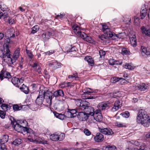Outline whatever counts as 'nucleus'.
Wrapping results in <instances>:
<instances>
[{
	"mask_svg": "<svg viewBox=\"0 0 150 150\" xmlns=\"http://www.w3.org/2000/svg\"><path fill=\"white\" fill-rule=\"evenodd\" d=\"M4 52L2 50L0 51V57L3 59L4 61L10 64H13L18 57L19 54L20 49L18 48L15 50L13 56L14 59H12L10 57V51L9 46L7 45L4 46Z\"/></svg>",
	"mask_w": 150,
	"mask_h": 150,
	"instance_id": "obj_1",
	"label": "nucleus"
},
{
	"mask_svg": "<svg viewBox=\"0 0 150 150\" xmlns=\"http://www.w3.org/2000/svg\"><path fill=\"white\" fill-rule=\"evenodd\" d=\"M137 122L145 127L149 126L150 118L144 110L141 109L139 110L137 117Z\"/></svg>",
	"mask_w": 150,
	"mask_h": 150,
	"instance_id": "obj_2",
	"label": "nucleus"
},
{
	"mask_svg": "<svg viewBox=\"0 0 150 150\" xmlns=\"http://www.w3.org/2000/svg\"><path fill=\"white\" fill-rule=\"evenodd\" d=\"M20 124L23 130V132H25L28 136L27 139L30 142H34L35 140L33 138V137L35 136L34 132L30 128H27L26 126L28 125V123L25 120L21 121L20 122Z\"/></svg>",
	"mask_w": 150,
	"mask_h": 150,
	"instance_id": "obj_3",
	"label": "nucleus"
},
{
	"mask_svg": "<svg viewBox=\"0 0 150 150\" xmlns=\"http://www.w3.org/2000/svg\"><path fill=\"white\" fill-rule=\"evenodd\" d=\"M47 94V91L45 92L44 90L41 89L40 90L39 95L36 100V107L34 108L33 110H36L37 109V107H38L40 105H41L43 103L44 99L48 104L50 105L51 104V103H48L46 100V96Z\"/></svg>",
	"mask_w": 150,
	"mask_h": 150,
	"instance_id": "obj_4",
	"label": "nucleus"
},
{
	"mask_svg": "<svg viewBox=\"0 0 150 150\" xmlns=\"http://www.w3.org/2000/svg\"><path fill=\"white\" fill-rule=\"evenodd\" d=\"M64 96L63 91L61 90H58L55 91L53 93L51 91H47V94L46 96V100L49 103H51V101L53 96L55 97L56 99L58 98L59 97H63Z\"/></svg>",
	"mask_w": 150,
	"mask_h": 150,
	"instance_id": "obj_5",
	"label": "nucleus"
},
{
	"mask_svg": "<svg viewBox=\"0 0 150 150\" xmlns=\"http://www.w3.org/2000/svg\"><path fill=\"white\" fill-rule=\"evenodd\" d=\"M65 134L60 132H56L50 136L51 140L53 141H62L64 138Z\"/></svg>",
	"mask_w": 150,
	"mask_h": 150,
	"instance_id": "obj_6",
	"label": "nucleus"
},
{
	"mask_svg": "<svg viewBox=\"0 0 150 150\" xmlns=\"http://www.w3.org/2000/svg\"><path fill=\"white\" fill-rule=\"evenodd\" d=\"M110 104L108 102H102L99 103L97 105L98 109L96 110H99L100 112H104L110 108Z\"/></svg>",
	"mask_w": 150,
	"mask_h": 150,
	"instance_id": "obj_7",
	"label": "nucleus"
},
{
	"mask_svg": "<svg viewBox=\"0 0 150 150\" xmlns=\"http://www.w3.org/2000/svg\"><path fill=\"white\" fill-rule=\"evenodd\" d=\"M102 30L103 32L106 34L108 37L112 38L114 36L113 33L110 31V28L106 24H103L102 25Z\"/></svg>",
	"mask_w": 150,
	"mask_h": 150,
	"instance_id": "obj_8",
	"label": "nucleus"
},
{
	"mask_svg": "<svg viewBox=\"0 0 150 150\" xmlns=\"http://www.w3.org/2000/svg\"><path fill=\"white\" fill-rule=\"evenodd\" d=\"M89 104V103L88 102V104H87V105L86 106H84L82 107L81 110L89 112V113H88V115L93 116L94 114V113H93V112L95 111L93 107L88 106Z\"/></svg>",
	"mask_w": 150,
	"mask_h": 150,
	"instance_id": "obj_9",
	"label": "nucleus"
},
{
	"mask_svg": "<svg viewBox=\"0 0 150 150\" xmlns=\"http://www.w3.org/2000/svg\"><path fill=\"white\" fill-rule=\"evenodd\" d=\"M89 115L88 113L83 112H78L77 117L80 121H85L89 117Z\"/></svg>",
	"mask_w": 150,
	"mask_h": 150,
	"instance_id": "obj_10",
	"label": "nucleus"
},
{
	"mask_svg": "<svg viewBox=\"0 0 150 150\" xmlns=\"http://www.w3.org/2000/svg\"><path fill=\"white\" fill-rule=\"evenodd\" d=\"M11 78V76L10 74L5 70L3 69L0 72V79L1 80H2L4 78L8 79L9 80Z\"/></svg>",
	"mask_w": 150,
	"mask_h": 150,
	"instance_id": "obj_11",
	"label": "nucleus"
},
{
	"mask_svg": "<svg viewBox=\"0 0 150 150\" xmlns=\"http://www.w3.org/2000/svg\"><path fill=\"white\" fill-rule=\"evenodd\" d=\"M84 93L82 95V98L83 99H93L96 98V96H92L89 94L90 93L93 92V91H89L87 90V91L83 92Z\"/></svg>",
	"mask_w": 150,
	"mask_h": 150,
	"instance_id": "obj_12",
	"label": "nucleus"
},
{
	"mask_svg": "<svg viewBox=\"0 0 150 150\" xmlns=\"http://www.w3.org/2000/svg\"><path fill=\"white\" fill-rule=\"evenodd\" d=\"M94 113L93 117L97 121L100 122L102 120V116L101 115V112H100L99 110H96L93 112Z\"/></svg>",
	"mask_w": 150,
	"mask_h": 150,
	"instance_id": "obj_13",
	"label": "nucleus"
},
{
	"mask_svg": "<svg viewBox=\"0 0 150 150\" xmlns=\"http://www.w3.org/2000/svg\"><path fill=\"white\" fill-rule=\"evenodd\" d=\"M65 99L66 98H64V99L57 100L56 101L54 105L56 109H60L63 106V104L65 103Z\"/></svg>",
	"mask_w": 150,
	"mask_h": 150,
	"instance_id": "obj_14",
	"label": "nucleus"
},
{
	"mask_svg": "<svg viewBox=\"0 0 150 150\" xmlns=\"http://www.w3.org/2000/svg\"><path fill=\"white\" fill-rule=\"evenodd\" d=\"M11 124L13 125V126L16 131L18 132H23V129L20 124H19L18 122H14L11 121Z\"/></svg>",
	"mask_w": 150,
	"mask_h": 150,
	"instance_id": "obj_15",
	"label": "nucleus"
},
{
	"mask_svg": "<svg viewBox=\"0 0 150 150\" xmlns=\"http://www.w3.org/2000/svg\"><path fill=\"white\" fill-rule=\"evenodd\" d=\"M99 130L102 133L106 135H111L114 133L112 129L110 128H105L100 129Z\"/></svg>",
	"mask_w": 150,
	"mask_h": 150,
	"instance_id": "obj_16",
	"label": "nucleus"
},
{
	"mask_svg": "<svg viewBox=\"0 0 150 150\" xmlns=\"http://www.w3.org/2000/svg\"><path fill=\"white\" fill-rule=\"evenodd\" d=\"M141 52L143 56L146 57V56L150 55V48L142 46Z\"/></svg>",
	"mask_w": 150,
	"mask_h": 150,
	"instance_id": "obj_17",
	"label": "nucleus"
},
{
	"mask_svg": "<svg viewBox=\"0 0 150 150\" xmlns=\"http://www.w3.org/2000/svg\"><path fill=\"white\" fill-rule=\"evenodd\" d=\"M23 80L22 78H21L20 79L17 77H13L11 80L12 83L16 87H19V85L21 84V83H22Z\"/></svg>",
	"mask_w": 150,
	"mask_h": 150,
	"instance_id": "obj_18",
	"label": "nucleus"
},
{
	"mask_svg": "<svg viewBox=\"0 0 150 150\" xmlns=\"http://www.w3.org/2000/svg\"><path fill=\"white\" fill-rule=\"evenodd\" d=\"M75 103L77 106L79 107V108L81 109L82 107L86 106L88 102L86 100H82L81 99H77L75 101Z\"/></svg>",
	"mask_w": 150,
	"mask_h": 150,
	"instance_id": "obj_19",
	"label": "nucleus"
},
{
	"mask_svg": "<svg viewBox=\"0 0 150 150\" xmlns=\"http://www.w3.org/2000/svg\"><path fill=\"white\" fill-rule=\"evenodd\" d=\"M122 102L121 100H117L115 102L113 107L112 108L111 110L115 112L119 109L122 105Z\"/></svg>",
	"mask_w": 150,
	"mask_h": 150,
	"instance_id": "obj_20",
	"label": "nucleus"
},
{
	"mask_svg": "<svg viewBox=\"0 0 150 150\" xmlns=\"http://www.w3.org/2000/svg\"><path fill=\"white\" fill-rule=\"evenodd\" d=\"M104 136L101 133H97L96 136L94 138V140L97 142H102L104 140Z\"/></svg>",
	"mask_w": 150,
	"mask_h": 150,
	"instance_id": "obj_21",
	"label": "nucleus"
},
{
	"mask_svg": "<svg viewBox=\"0 0 150 150\" xmlns=\"http://www.w3.org/2000/svg\"><path fill=\"white\" fill-rule=\"evenodd\" d=\"M48 65L50 67H52L54 69L59 68L61 66V64L57 62L55 60L50 62Z\"/></svg>",
	"mask_w": 150,
	"mask_h": 150,
	"instance_id": "obj_22",
	"label": "nucleus"
},
{
	"mask_svg": "<svg viewBox=\"0 0 150 150\" xmlns=\"http://www.w3.org/2000/svg\"><path fill=\"white\" fill-rule=\"evenodd\" d=\"M144 8L143 7H142L141 8L140 11V17L141 19H143L146 16V13L147 12L148 9L146 7V6L144 5Z\"/></svg>",
	"mask_w": 150,
	"mask_h": 150,
	"instance_id": "obj_23",
	"label": "nucleus"
},
{
	"mask_svg": "<svg viewBox=\"0 0 150 150\" xmlns=\"http://www.w3.org/2000/svg\"><path fill=\"white\" fill-rule=\"evenodd\" d=\"M147 86L144 83H142L138 84L136 86V88L140 91H144L147 89Z\"/></svg>",
	"mask_w": 150,
	"mask_h": 150,
	"instance_id": "obj_24",
	"label": "nucleus"
},
{
	"mask_svg": "<svg viewBox=\"0 0 150 150\" xmlns=\"http://www.w3.org/2000/svg\"><path fill=\"white\" fill-rule=\"evenodd\" d=\"M130 41L132 45L133 46H136L137 45V40L135 34L129 36Z\"/></svg>",
	"mask_w": 150,
	"mask_h": 150,
	"instance_id": "obj_25",
	"label": "nucleus"
},
{
	"mask_svg": "<svg viewBox=\"0 0 150 150\" xmlns=\"http://www.w3.org/2000/svg\"><path fill=\"white\" fill-rule=\"evenodd\" d=\"M141 29L143 34L150 37V28L147 29L144 26H142Z\"/></svg>",
	"mask_w": 150,
	"mask_h": 150,
	"instance_id": "obj_26",
	"label": "nucleus"
},
{
	"mask_svg": "<svg viewBox=\"0 0 150 150\" xmlns=\"http://www.w3.org/2000/svg\"><path fill=\"white\" fill-rule=\"evenodd\" d=\"M8 140V136L7 135H4L1 137L0 139V143L4 144L6 143Z\"/></svg>",
	"mask_w": 150,
	"mask_h": 150,
	"instance_id": "obj_27",
	"label": "nucleus"
},
{
	"mask_svg": "<svg viewBox=\"0 0 150 150\" xmlns=\"http://www.w3.org/2000/svg\"><path fill=\"white\" fill-rule=\"evenodd\" d=\"M103 149L104 150H117L115 146L113 145H107L103 147Z\"/></svg>",
	"mask_w": 150,
	"mask_h": 150,
	"instance_id": "obj_28",
	"label": "nucleus"
},
{
	"mask_svg": "<svg viewBox=\"0 0 150 150\" xmlns=\"http://www.w3.org/2000/svg\"><path fill=\"white\" fill-rule=\"evenodd\" d=\"M72 29L74 31V33L77 35L79 33L81 32L80 27L77 25H74L72 27Z\"/></svg>",
	"mask_w": 150,
	"mask_h": 150,
	"instance_id": "obj_29",
	"label": "nucleus"
},
{
	"mask_svg": "<svg viewBox=\"0 0 150 150\" xmlns=\"http://www.w3.org/2000/svg\"><path fill=\"white\" fill-rule=\"evenodd\" d=\"M54 116L57 118L61 120H63L65 118V115L64 114H59L55 111L53 112Z\"/></svg>",
	"mask_w": 150,
	"mask_h": 150,
	"instance_id": "obj_30",
	"label": "nucleus"
},
{
	"mask_svg": "<svg viewBox=\"0 0 150 150\" xmlns=\"http://www.w3.org/2000/svg\"><path fill=\"white\" fill-rule=\"evenodd\" d=\"M20 89L25 94H28L29 91L28 88L27 86L25 85L24 84L22 85V87H20Z\"/></svg>",
	"mask_w": 150,
	"mask_h": 150,
	"instance_id": "obj_31",
	"label": "nucleus"
},
{
	"mask_svg": "<svg viewBox=\"0 0 150 150\" xmlns=\"http://www.w3.org/2000/svg\"><path fill=\"white\" fill-rule=\"evenodd\" d=\"M84 40L91 43L94 44L95 43V41L91 37L87 35L85 38Z\"/></svg>",
	"mask_w": 150,
	"mask_h": 150,
	"instance_id": "obj_32",
	"label": "nucleus"
},
{
	"mask_svg": "<svg viewBox=\"0 0 150 150\" xmlns=\"http://www.w3.org/2000/svg\"><path fill=\"white\" fill-rule=\"evenodd\" d=\"M85 59V60H86L88 62L89 64L91 65V66H92L94 64V60L91 58L90 57H86Z\"/></svg>",
	"mask_w": 150,
	"mask_h": 150,
	"instance_id": "obj_33",
	"label": "nucleus"
},
{
	"mask_svg": "<svg viewBox=\"0 0 150 150\" xmlns=\"http://www.w3.org/2000/svg\"><path fill=\"white\" fill-rule=\"evenodd\" d=\"M22 142V140L20 139H17L15 140L12 142V144L15 145H18Z\"/></svg>",
	"mask_w": 150,
	"mask_h": 150,
	"instance_id": "obj_34",
	"label": "nucleus"
},
{
	"mask_svg": "<svg viewBox=\"0 0 150 150\" xmlns=\"http://www.w3.org/2000/svg\"><path fill=\"white\" fill-rule=\"evenodd\" d=\"M115 126L118 127H126V125L124 123H122L119 122H116L115 123Z\"/></svg>",
	"mask_w": 150,
	"mask_h": 150,
	"instance_id": "obj_35",
	"label": "nucleus"
},
{
	"mask_svg": "<svg viewBox=\"0 0 150 150\" xmlns=\"http://www.w3.org/2000/svg\"><path fill=\"white\" fill-rule=\"evenodd\" d=\"M121 79H122L124 80H125V79H123L122 78H119L116 77H114L111 78V81L113 83H115Z\"/></svg>",
	"mask_w": 150,
	"mask_h": 150,
	"instance_id": "obj_36",
	"label": "nucleus"
},
{
	"mask_svg": "<svg viewBox=\"0 0 150 150\" xmlns=\"http://www.w3.org/2000/svg\"><path fill=\"white\" fill-rule=\"evenodd\" d=\"M64 115H65V118L66 117H72L73 115H71L69 109H68V110L64 112Z\"/></svg>",
	"mask_w": 150,
	"mask_h": 150,
	"instance_id": "obj_37",
	"label": "nucleus"
},
{
	"mask_svg": "<svg viewBox=\"0 0 150 150\" xmlns=\"http://www.w3.org/2000/svg\"><path fill=\"white\" fill-rule=\"evenodd\" d=\"M39 27L38 25H36L33 27L32 28V30L31 31V33L34 34L36 33L39 30Z\"/></svg>",
	"mask_w": 150,
	"mask_h": 150,
	"instance_id": "obj_38",
	"label": "nucleus"
},
{
	"mask_svg": "<svg viewBox=\"0 0 150 150\" xmlns=\"http://www.w3.org/2000/svg\"><path fill=\"white\" fill-rule=\"evenodd\" d=\"M1 107V108L4 111H7L8 108L9 107L8 105L5 103L2 104Z\"/></svg>",
	"mask_w": 150,
	"mask_h": 150,
	"instance_id": "obj_39",
	"label": "nucleus"
},
{
	"mask_svg": "<svg viewBox=\"0 0 150 150\" xmlns=\"http://www.w3.org/2000/svg\"><path fill=\"white\" fill-rule=\"evenodd\" d=\"M13 108L15 111H17L21 110L22 108L21 106H19L18 105L16 104L13 106Z\"/></svg>",
	"mask_w": 150,
	"mask_h": 150,
	"instance_id": "obj_40",
	"label": "nucleus"
},
{
	"mask_svg": "<svg viewBox=\"0 0 150 150\" xmlns=\"http://www.w3.org/2000/svg\"><path fill=\"white\" fill-rule=\"evenodd\" d=\"M113 35L114 36L112 37V38L113 39H116L115 38H114L115 37H116L117 38H122L123 36L122 35V34H123L122 33H119L117 34H115L114 33H113Z\"/></svg>",
	"mask_w": 150,
	"mask_h": 150,
	"instance_id": "obj_41",
	"label": "nucleus"
},
{
	"mask_svg": "<svg viewBox=\"0 0 150 150\" xmlns=\"http://www.w3.org/2000/svg\"><path fill=\"white\" fill-rule=\"evenodd\" d=\"M125 68L130 70H132L134 68V66H132L131 64L128 63L126 64L125 65Z\"/></svg>",
	"mask_w": 150,
	"mask_h": 150,
	"instance_id": "obj_42",
	"label": "nucleus"
},
{
	"mask_svg": "<svg viewBox=\"0 0 150 150\" xmlns=\"http://www.w3.org/2000/svg\"><path fill=\"white\" fill-rule=\"evenodd\" d=\"M77 35L80 37L84 40L85 38L86 37L87 35L84 32H81L80 33H79V34Z\"/></svg>",
	"mask_w": 150,
	"mask_h": 150,
	"instance_id": "obj_43",
	"label": "nucleus"
},
{
	"mask_svg": "<svg viewBox=\"0 0 150 150\" xmlns=\"http://www.w3.org/2000/svg\"><path fill=\"white\" fill-rule=\"evenodd\" d=\"M130 52L127 49L123 48L122 50V54L129 55Z\"/></svg>",
	"mask_w": 150,
	"mask_h": 150,
	"instance_id": "obj_44",
	"label": "nucleus"
},
{
	"mask_svg": "<svg viewBox=\"0 0 150 150\" xmlns=\"http://www.w3.org/2000/svg\"><path fill=\"white\" fill-rule=\"evenodd\" d=\"M70 111L71 112V113L72 116V117H76V115H77V114L76 113H78V112H77L76 110L75 109H70Z\"/></svg>",
	"mask_w": 150,
	"mask_h": 150,
	"instance_id": "obj_45",
	"label": "nucleus"
},
{
	"mask_svg": "<svg viewBox=\"0 0 150 150\" xmlns=\"http://www.w3.org/2000/svg\"><path fill=\"white\" fill-rule=\"evenodd\" d=\"M99 53L100 55V57L101 58H104V55L105 54V51L103 50L99 51Z\"/></svg>",
	"mask_w": 150,
	"mask_h": 150,
	"instance_id": "obj_46",
	"label": "nucleus"
},
{
	"mask_svg": "<svg viewBox=\"0 0 150 150\" xmlns=\"http://www.w3.org/2000/svg\"><path fill=\"white\" fill-rule=\"evenodd\" d=\"M6 115L5 111L0 110V117L2 119H4Z\"/></svg>",
	"mask_w": 150,
	"mask_h": 150,
	"instance_id": "obj_47",
	"label": "nucleus"
},
{
	"mask_svg": "<svg viewBox=\"0 0 150 150\" xmlns=\"http://www.w3.org/2000/svg\"><path fill=\"white\" fill-rule=\"evenodd\" d=\"M123 117L125 118H128L129 116V113L128 111H125L122 113Z\"/></svg>",
	"mask_w": 150,
	"mask_h": 150,
	"instance_id": "obj_48",
	"label": "nucleus"
},
{
	"mask_svg": "<svg viewBox=\"0 0 150 150\" xmlns=\"http://www.w3.org/2000/svg\"><path fill=\"white\" fill-rule=\"evenodd\" d=\"M25 52L29 57L30 58H33V55L31 51L26 49V50Z\"/></svg>",
	"mask_w": 150,
	"mask_h": 150,
	"instance_id": "obj_49",
	"label": "nucleus"
},
{
	"mask_svg": "<svg viewBox=\"0 0 150 150\" xmlns=\"http://www.w3.org/2000/svg\"><path fill=\"white\" fill-rule=\"evenodd\" d=\"M84 133L87 136H89L91 134V132L88 129H86L84 130Z\"/></svg>",
	"mask_w": 150,
	"mask_h": 150,
	"instance_id": "obj_50",
	"label": "nucleus"
},
{
	"mask_svg": "<svg viewBox=\"0 0 150 150\" xmlns=\"http://www.w3.org/2000/svg\"><path fill=\"white\" fill-rule=\"evenodd\" d=\"M0 150H7V148L4 144L0 143Z\"/></svg>",
	"mask_w": 150,
	"mask_h": 150,
	"instance_id": "obj_51",
	"label": "nucleus"
},
{
	"mask_svg": "<svg viewBox=\"0 0 150 150\" xmlns=\"http://www.w3.org/2000/svg\"><path fill=\"white\" fill-rule=\"evenodd\" d=\"M64 16H65V14L64 13H62V14L60 13V15L58 14V15H57L55 17V18L56 19H57L58 17H59V18H60L61 19H62V18H63V17Z\"/></svg>",
	"mask_w": 150,
	"mask_h": 150,
	"instance_id": "obj_52",
	"label": "nucleus"
},
{
	"mask_svg": "<svg viewBox=\"0 0 150 150\" xmlns=\"http://www.w3.org/2000/svg\"><path fill=\"white\" fill-rule=\"evenodd\" d=\"M42 37L44 40L46 41L47 39H49V37L47 36L45 33H43L42 35Z\"/></svg>",
	"mask_w": 150,
	"mask_h": 150,
	"instance_id": "obj_53",
	"label": "nucleus"
},
{
	"mask_svg": "<svg viewBox=\"0 0 150 150\" xmlns=\"http://www.w3.org/2000/svg\"><path fill=\"white\" fill-rule=\"evenodd\" d=\"M115 61L114 59H110L109 60L108 62L110 65H114L115 64Z\"/></svg>",
	"mask_w": 150,
	"mask_h": 150,
	"instance_id": "obj_54",
	"label": "nucleus"
},
{
	"mask_svg": "<svg viewBox=\"0 0 150 150\" xmlns=\"http://www.w3.org/2000/svg\"><path fill=\"white\" fill-rule=\"evenodd\" d=\"M66 82H64L60 84L59 86L60 87L62 88H64L65 87H67V86H66Z\"/></svg>",
	"mask_w": 150,
	"mask_h": 150,
	"instance_id": "obj_55",
	"label": "nucleus"
},
{
	"mask_svg": "<svg viewBox=\"0 0 150 150\" xmlns=\"http://www.w3.org/2000/svg\"><path fill=\"white\" fill-rule=\"evenodd\" d=\"M77 50V48L75 46L71 47L69 50V52H76Z\"/></svg>",
	"mask_w": 150,
	"mask_h": 150,
	"instance_id": "obj_56",
	"label": "nucleus"
},
{
	"mask_svg": "<svg viewBox=\"0 0 150 150\" xmlns=\"http://www.w3.org/2000/svg\"><path fill=\"white\" fill-rule=\"evenodd\" d=\"M14 22V20L13 19L11 18H9V19L8 20V21L7 23L10 24H12Z\"/></svg>",
	"mask_w": 150,
	"mask_h": 150,
	"instance_id": "obj_57",
	"label": "nucleus"
},
{
	"mask_svg": "<svg viewBox=\"0 0 150 150\" xmlns=\"http://www.w3.org/2000/svg\"><path fill=\"white\" fill-rule=\"evenodd\" d=\"M54 52V50H51L46 52L45 54L46 55H50L53 53Z\"/></svg>",
	"mask_w": 150,
	"mask_h": 150,
	"instance_id": "obj_58",
	"label": "nucleus"
},
{
	"mask_svg": "<svg viewBox=\"0 0 150 150\" xmlns=\"http://www.w3.org/2000/svg\"><path fill=\"white\" fill-rule=\"evenodd\" d=\"M99 38L101 39V40H103V41H105V39H106L105 38L104 35H99Z\"/></svg>",
	"mask_w": 150,
	"mask_h": 150,
	"instance_id": "obj_59",
	"label": "nucleus"
},
{
	"mask_svg": "<svg viewBox=\"0 0 150 150\" xmlns=\"http://www.w3.org/2000/svg\"><path fill=\"white\" fill-rule=\"evenodd\" d=\"M66 86L67 87H71L73 86V84L70 82H66Z\"/></svg>",
	"mask_w": 150,
	"mask_h": 150,
	"instance_id": "obj_60",
	"label": "nucleus"
},
{
	"mask_svg": "<svg viewBox=\"0 0 150 150\" xmlns=\"http://www.w3.org/2000/svg\"><path fill=\"white\" fill-rule=\"evenodd\" d=\"M122 64V62L119 61H115V65H121Z\"/></svg>",
	"mask_w": 150,
	"mask_h": 150,
	"instance_id": "obj_61",
	"label": "nucleus"
},
{
	"mask_svg": "<svg viewBox=\"0 0 150 150\" xmlns=\"http://www.w3.org/2000/svg\"><path fill=\"white\" fill-rule=\"evenodd\" d=\"M37 67H38V68L36 70V71L38 72L39 74H40L41 73V68L39 66H38Z\"/></svg>",
	"mask_w": 150,
	"mask_h": 150,
	"instance_id": "obj_62",
	"label": "nucleus"
},
{
	"mask_svg": "<svg viewBox=\"0 0 150 150\" xmlns=\"http://www.w3.org/2000/svg\"><path fill=\"white\" fill-rule=\"evenodd\" d=\"M38 64L36 63H34L31 66L33 68H37L38 67Z\"/></svg>",
	"mask_w": 150,
	"mask_h": 150,
	"instance_id": "obj_63",
	"label": "nucleus"
},
{
	"mask_svg": "<svg viewBox=\"0 0 150 150\" xmlns=\"http://www.w3.org/2000/svg\"><path fill=\"white\" fill-rule=\"evenodd\" d=\"M45 33L47 36L49 37V38H50V36L52 35V33L49 31H47Z\"/></svg>",
	"mask_w": 150,
	"mask_h": 150,
	"instance_id": "obj_64",
	"label": "nucleus"
}]
</instances>
